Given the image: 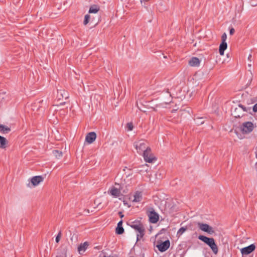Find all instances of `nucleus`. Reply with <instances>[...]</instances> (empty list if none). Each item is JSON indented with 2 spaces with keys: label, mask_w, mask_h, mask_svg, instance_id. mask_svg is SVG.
<instances>
[{
  "label": "nucleus",
  "mask_w": 257,
  "mask_h": 257,
  "mask_svg": "<svg viewBox=\"0 0 257 257\" xmlns=\"http://www.w3.org/2000/svg\"><path fill=\"white\" fill-rule=\"evenodd\" d=\"M130 226L137 231V240H140L143 237L145 229L143 223L138 220H135L130 223Z\"/></svg>",
  "instance_id": "nucleus-1"
},
{
  "label": "nucleus",
  "mask_w": 257,
  "mask_h": 257,
  "mask_svg": "<svg viewBox=\"0 0 257 257\" xmlns=\"http://www.w3.org/2000/svg\"><path fill=\"white\" fill-rule=\"evenodd\" d=\"M198 239L207 244L211 248L214 254H216L218 253V248L213 238H209L205 236L200 235L198 236Z\"/></svg>",
  "instance_id": "nucleus-2"
},
{
  "label": "nucleus",
  "mask_w": 257,
  "mask_h": 257,
  "mask_svg": "<svg viewBox=\"0 0 257 257\" xmlns=\"http://www.w3.org/2000/svg\"><path fill=\"white\" fill-rule=\"evenodd\" d=\"M134 146L139 154H143L146 150H148V149L150 148L147 146V142L144 140H140L135 142L134 143Z\"/></svg>",
  "instance_id": "nucleus-3"
},
{
  "label": "nucleus",
  "mask_w": 257,
  "mask_h": 257,
  "mask_svg": "<svg viewBox=\"0 0 257 257\" xmlns=\"http://www.w3.org/2000/svg\"><path fill=\"white\" fill-rule=\"evenodd\" d=\"M254 128L253 124L250 121L243 122L241 126V130L243 134H248L252 131Z\"/></svg>",
  "instance_id": "nucleus-4"
},
{
  "label": "nucleus",
  "mask_w": 257,
  "mask_h": 257,
  "mask_svg": "<svg viewBox=\"0 0 257 257\" xmlns=\"http://www.w3.org/2000/svg\"><path fill=\"white\" fill-rule=\"evenodd\" d=\"M144 159L146 162L152 163L156 158L154 156L151 152V149H148L143 154Z\"/></svg>",
  "instance_id": "nucleus-5"
},
{
  "label": "nucleus",
  "mask_w": 257,
  "mask_h": 257,
  "mask_svg": "<svg viewBox=\"0 0 257 257\" xmlns=\"http://www.w3.org/2000/svg\"><path fill=\"white\" fill-rule=\"evenodd\" d=\"M197 225L199 229L202 231L206 232L210 234L214 233V230L213 228L207 224L198 222Z\"/></svg>",
  "instance_id": "nucleus-6"
},
{
  "label": "nucleus",
  "mask_w": 257,
  "mask_h": 257,
  "mask_svg": "<svg viewBox=\"0 0 257 257\" xmlns=\"http://www.w3.org/2000/svg\"><path fill=\"white\" fill-rule=\"evenodd\" d=\"M226 39H227V36H226V33H224V34H223V35L221 36L222 42L220 44L219 48V54H220V55H223L224 52L225 50H226L227 48V45L226 42Z\"/></svg>",
  "instance_id": "nucleus-7"
},
{
  "label": "nucleus",
  "mask_w": 257,
  "mask_h": 257,
  "mask_svg": "<svg viewBox=\"0 0 257 257\" xmlns=\"http://www.w3.org/2000/svg\"><path fill=\"white\" fill-rule=\"evenodd\" d=\"M148 215L151 223H156L158 221L159 219V215L153 209H152V210L148 212Z\"/></svg>",
  "instance_id": "nucleus-8"
},
{
  "label": "nucleus",
  "mask_w": 257,
  "mask_h": 257,
  "mask_svg": "<svg viewBox=\"0 0 257 257\" xmlns=\"http://www.w3.org/2000/svg\"><path fill=\"white\" fill-rule=\"evenodd\" d=\"M170 241L169 240H167L157 245L158 249L161 251L164 252L166 251L170 246Z\"/></svg>",
  "instance_id": "nucleus-9"
},
{
  "label": "nucleus",
  "mask_w": 257,
  "mask_h": 257,
  "mask_svg": "<svg viewBox=\"0 0 257 257\" xmlns=\"http://www.w3.org/2000/svg\"><path fill=\"white\" fill-rule=\"evenodd\" d=\"M255 246L253 244H250L247 247L242 248L241 252L242 254H248L255 249Z\"/></svg>",
  "instance_id": "nucleus-10"
},
{
  "label": "nucleus",
  "mask_w": 257,
  "mask_h": 257,
  "mask_svg": "<svg viewBox=\"0 0 257 257\" xmlns=\"http://www.w3.org/2000/svg\"><path fill=\"white\" fill-rule=\"evenodd\" d=\"M96 138V134L95 132L89 133L86 136L85 141L88 144H92Z\"/></svg>",
  "instance_id": "nucleus-11"
},
{
  "label": "nucleus",
  "mask_w": 257,
  "mask_h": 257,
  "mask_svg": "<svg viewBox=\"0 0 257 257\" xmlns=\"http://www.w3.org/2000/svg\"><path fill=\"white\" fill-rule=\"evenodd\" d=\"M57 97L59 100H61L63 98L66 99L68 98V93L64 89L58 90Z\"/></svg>",
  "instance_id": "nucleus-12"
},
{
  "label": "nucleus",
  "mask_w": 257,
  "mask_h": 257,
  "mask_svg": "<svg viewBox=\"0 0 257 257\" xmlns=\"http://www.w3.org/2000/svg\"><path fill=\"white\" fill-rule=\"evenodd\" d=\"M44 180V178L41 176H34L32 178L31 182L33 186H36L40 183L42 182Z\"/></svg>",
  "instance_id": "nucleus-13"
},
{
  "label": "nucleus",
  "mask_w": 257,
  "mask_h": 257,
  "mask_svg": "<svg viewBox=\"0 0 257 257\" xmlns=\"http://www.w3.org/2000/svg\"><path fill=\"white\" fill-rule=\"evenodd\" d=\"M200 61L195 57H192L188 62L189 65L192 67H198L199 66Z\"/></svg>",
  "instance_id": "nucleus-14"
},
{
  "label": "nucleus",
  "mask_w": 257,
  "mask_h": 257,
  "mask_svg": "<svg viewBox=\"0 0 257 257\" xmlns=\"http://www.w3.org/2000/svg\"><path fill=\"white\" fill-rule=\"evenodd\" d=\"M238 106L239 108H235L232 113V114L235 117H240L242 115V114H240L238 113L239 111H240L241 108L243 110V111H246L243 107V105L239 104Z\"/></svg>",
  "instance_id": "nucleus-15"
},
{
  "label": "nucleus",
  "mask_w": 257,
  "mask_h": 257,
  "mask_svg": "<svg viewBox=\"0 0 257 257\" xmlns=\"http://www.w3.org/2000/svg\"><path fill=\"white\" fill-rule=\"evenodd\" d=\"M109 193L110 194H111L113 197H117L119 196V195L120 194V190L113 187H112L109 190Z\"/></svg>",
  "instance_id": "nucleus-16"
},
{
  "label": "nucleus",
  "mask_w": 257,
  "mask_h": 257,
  "mask_svg": "<svg viewBox=\"0 0 257 257\" xmlns=\"http://www.w3.org/2000/svg\"><path fill=\"white\" fill-rule=\"evenodd\" d=\"M142 199V193L140 191H137L135 193L134 195L133 202H139Z\"/></svg>",
  "instance_id": "nucleus-17"
},
{
  "label": "nucleus",
  "mask_w": 257,
  "mask_h": 257,
  "mask_svg": "<svg viewBox=\"0 0 257 257\" xmlns=\"http://www.w3.org/2000/svg\"><path fill=\"white\" fill-rule=\"evenodd\" d=\"M88 245L89 243L87 241L83 243H81L78 247V251L79 253H81V252H84L88 247Z\"/></svg>",
  "instance_id": "nucleus-18"
},
{
  "label": "nucleus",
  "mask_w": 257,
  "mask_h": 257,
  "mask_svg": "<svg viewBox=\"0 0 257 257\" xmlns=\"http://www.w3.org/2000/svg\"><path fill=\"white\" fill-rule=\"evenodd\" d=\"M122 221L120 220L117 223V226L116 228L115 232L118 234H121L124 232V229L122 227Z\"/></svg>",
  "instance_id": "nucleus-19"
},
{
  "label": "nucleus",
  "mask_w": 257,
  "mask_h": 257,
  "mask_svg": "<svg viewBox=\"0 0 257 257\" xmlns=\"http://www.w3.org/2000/svg\"><path fill=\"white\" fill-rule=\"evenodd\" d=\"M11 131L10 127L5 125L0 124V132L3 134L9 133Z\"/></svg>",
  "instance_id": "nucleus-20"
},
{
  "label": "nucleus",
  "mask_w": 257,
  "mask_h": 257,
  "mask_svg": "<svg viewBox=\"0 0 257 257\" xmlns=\"http://www.w3.org/2000/svg\"><path fill=\"white\" fill-rule=\"evenodd\" d=\"M8 141L7 139L1 136H0V148L5 149L7 147Z\"/></svg>",
  "instance_id": "nucleus-21"
},
{
  "label": "nucleus",
  "mask_w": 257,
  "mask_h": 257,
  "mask_svg": "<svg viewBox=\"0 0 257 257\" xmlns=\"http://www.w3.org/2000/svg\"><path fill=\"white\" fill-rule=\"evenodd\" d=\"M35 104L38 107V109H40V107L45 108L47 106V101L44 100H41L37 102H36Z\"/></svg>",
  "instance_id": "nucleus-22"
},
{
  "label": "nucleus",
  "mask_w": 257,
  "mask_h": 257,
  "mask_svg": "<svg viewBox=\"0 0 257 257\" xmlns=\"http://www.w3.org/2000/svg\"><path fill=\"white\" fill-rule=\"evenodd\" d=\"M99 11V8L97 6H93L90 7L89 10V13L95 14Z\"/></svg>",
  "instance_id": "nucleus-23"
},
{
  "label": "nucleus",
  "mask_w": 257,
  "mask_h": 257,
  "mask_svg": "<svg viewBox=\"0 0 257 257\" xmlns=\"http://www.w3.org/2000/svg\"><path fill=\"white\" fill-rule=\"evenodd\" d=\"M53 155L57 158H59L62 157V153L58 150H54L53 151Z\"/></svg>",
  "instance_id": "nucleus-24"
},
{
  "label": "nucleus",
  "mask_w": 257,
  "mask_h": 257,
  "mask_svg": "<svg viewBox=\"0 0 257 257\" xmlns=\"http://www.w3.org/2000/svg\"><path fill=\"white\" fill-rule=\"evenodd\" d=\"M202 117H198L195 119V123L197 125L202 124L204 123V121L203 120Z\"/></svg>",
  "instance_id": "nucleus-25"
},
{
  "label": "nucleus",
  "mask_w": 257,
  "mask_h": 257,
  "mask_svg": "<svg viewBox=\"0 0 257 257\" xmlns=\"http://www.w3.org/2000/svg\"><path fill=\"white\" fill-rule=\"evenodd\" d=\"M187 230L186 227H181L177 232V234L181 235Z\"/></svg>",
  "instance_id": "nucleus-26"
},
{
  "label": "nucleus",
  "mask_w": 257,
  "mask_h": 257,
  "mask_svg": "<svg viewBox=\"0 0 257 257\" xmlns=\"http://www.w3.org/2000/svg\"><path fill=\"white\" fill-rule=\"evenodd\" d=\"M90 16L89 15H86L84 17V20L83 22V24L84 25H86L89 21Z\"/></svg>",
  "instance_id": "nucleus-27"
},
{
  "label": "nucleus",
  "mask_w": 257,
  "mask_h": 257,
  "mask_svg": "<svg viewBox=\"0 0 257 257\" xmlns=\"http://www.w3.org/2000/svg\"><path fill=\"white\" fill-rule=\"evenodd\" d=\"M134 128L133 124L132 122L127 123L126 124V128L128 131H131Z\"/></svg>",
  "instance_id": "nucleus-28"
},
{
  "label": "nucleus",
  "mask_w": 257,
  "mask_h": 257,
  "mask_svg": "<svg viewBox=\"0 0 257 257\" xmlns=\"http://www.w3.org/2000/svg\"><path fill=\"white\" fill-rule=\"evenodd\" d=\"M61 236V231H60V232L58 233V235H57V236H56V239H55L56 242H57V243H58V242H59Z\"/></svg>",
  "instance_id": "nucleus-29"
},
{
  "label": "nucleus",
  "mask_w": 257,
  "mask_h": 257,
  "mask_svg": "<svg viewBox=\"0 0 257 257\" xmlns=\"http://www.w3.org/2000/svg\"><path fill=\"white\" fill-rule=\"evenodd\" d=\"M253 110L254 112H257V103L253 106Z\"/></svg>",
  "instance_id": "nucleus-30"
},
{
  "label": "nucleus",
  "mask_w": 257,
  "mask_h": 257,
  "mask_svg": "<svg viewBox=\"0 0 257 257\" xmlns=\"http://www.w3.org/2000/svg\"><path fill=\"white\" fill-rule=\"evenodd\" d=\"M235 32V30L233 28H231L230 29L229 33L230 35H233Z\"/></svg>",
  "instance_id": "nucleus-31"
},
{
  "label": "nucleus",
  "mask_w": 257,
  "mask_h": 257,
  "mask_svg": "<svg viewBox=\"0 0 257 257\" xmlns=\"http://www.w3.org/2000/svg\"><path fill=\"white\" fill-rule=\"evenodd\" d=\"M118 214L121 218H122L124 216L121 212H119Z\"/></svg>",
  "instance_id": "nucleus-32"
},
{
  "label": "nucleus",
  "mask_w": 257,
  "mask_h": 257,
  "mask_svg": "<svg viewBox=\"0 0 257 257\" xmlns=\"http://www.w3.org/2000/svg\"><path fill=\"white\" fill-rule=\"evenodd\" d=\"M251 58V54H249L248 57V60L250 61V58Z\"/></svg>",
  "instance_id": "nucleus-33"
},
{
  "label": "nucleus",
  "mask_w": 257,
  "mask_h": 257,
  "mask_svg": "<svg viewBox=\"0 0 257 257\" xmlns=\"http://www.w3.org/2000/svg\"><path fill=\"white\" fill-rule=\"evenodd\" d=\"M84 212H86V213H89V210L88 209L85 210Z\"/></svg>",
  "instance_id": "nucleus-34"
},
{
  "label": "nucleus",
  "mask_w": 257,
  "mask_h": 257,
  "mask_svg": "<svg viewBox=\"0 0 257 257\" xmlns=\"http://www.w3.org/2000/svg\"><path fill=\"white\" fill-rule=\"evenodd\" d=\"M255 168H256V172H257V163L255 164Z\"/></svg>",
  "instance_id": "nucleus-35"
},
{
  "label": "nucleus",
  "mask_w": 257,
  "mask_h": 257,
  "mask_svg": "<svg viewBox=\"0 0 257 257\" xmlns=\"http://www.w3.org/2000/svg\"><path fill=\"white\" fill-rule=\"evenodd\" d=\"M100 204V203H98V204H97V207H98Z\"/></svg>",
  "instance_id": "nucleus-36"
}]
</instances>
